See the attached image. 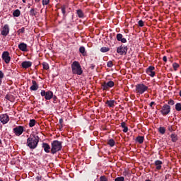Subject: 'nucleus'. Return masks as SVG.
<instances>
[{"mask_svg":"<svg viewBox=\"0 0 181 181\" xmlns=\"http://www.w3.org/2000/svg\"><path fill=\"white\" fill-rule=\"evenodd\" d=\"M121 127L122 128H125L127 127V124L125 123V122H122L121 123Z\"/></svg>","mask_w":181,"mask_h":181,"instance_id":"c03bdc74","label":"nucleus"},{"mask_svg":"<svg viewBox=\"0 0 181 181\" xmlns=\"http://www.w3.org/2000/svg\"><path fill=\"white\" fill-rule=\"evenodd\" d=\"M107 145H109L110 146H111V148H112V146H114L115 145V141H114V139H110L107 141Z\"/></svg>","mask_w":181,"mask_h":181,"instance_id":"a878e982","label":"nucleus"},{"mask_svg":"<svg viewBox=\"0 0 181 181\" xmlns=\"http://www.w3.org/2000/svg\"><path fill=\"white\" fill-rule=\"evenodd\" d=\"M144 136H139L136 137V142H139V144H144Z\"/></svg>","mask_w":181,"mask_h":181,"instance_id":"393cba45","label":"nucleus"},{"mask_svg":"<svg viewBox=\"0 0 181 181\" xmlns=\"http://www.w3.org/2000/svg\"><path fill=\"white\" fill-rule=\"evenodd\" d=\"M145 91H148V86L144 83H139L136 85V94H144Z\"/></svg>","mask_w":181,"mask_h":181,"instance_id":"20e7f679","label":"nucleus"},{"mask_svg":"<svg viewBox=\"0 0 181 181\" xmlns=\"http://www.w3.org/2000/svg\"><path fill=\"white\" fill-rule=\"evenodd\" d=\"M170 138H171L172 142H177V141L179 140V138L177 137V134H171Z\"/></svg>","mask_w":181,"mask_h":181,"instance_id":"412c9836","label":"nucleus"},{"mask_svg":"<svg viewBox=\"0 0 181 181\" xmlns=\"http://www.w3.org/2000/svg\"><path fill=\"white\" fill-rule=\"evenodd\" d=\"M59 124H60L59 128L60 129L63 128V119H59Z\"/></svg>","mask_w":181,"mask_h":181,"instance_id":"79ce46f5","label":"nucleus"},{"mask_svg":"<svg viewBox=\"0 0 181 181\" xmlns=\"http://www.w3.org/2000/svg\"><path fill=\"white\" fill-rule=\"evenodd\" d=\"M105 104L110 108H114L115 107V100H107Z\"/></svg>","mask_w":181,"mask_h":181,"instance_id":"aec40b11","label":"nucleus"},{"mask_svg":"<svg viewBox=\"0 0 181 181\" xmlns=\"http://www.w3.org/2000/svg\"><path fill=\"white\" fill-rule=\"evenodd\" d=\"M95 68V65L94 64H90V69H91L92 70H94Z\"/></svg>","mask_w":181,"mask_h":181,"instance_id":"de8ad7c7","label":"nucleus"},{"mask_svg":"<svg viewBox=\"0 0 181 181\" xmlns=\"http://www.w3.org/2000/svg\"><path fill=\"white\" fill-rule=\"evenodd\" d=\"M145 181H151V180H145Z\"/></svg>","mask_w":181,"mask_h":181,"instance_id":"052dcab7","label":"nucleus"},{"mask_svg":"<svg viewBox=\"0 0 181 181\" xmlns=\"http://www.w3.org/2000/svg\"><path fill=\"white\" fill-rule=\"evenodd\" d=\"M163 62H165L166 63V62H168V57H166V56H164L163 57Z\"/></svg>","mask_w":181,"mask_h":181,"instance_id":"09e8293b","label":"nucleus"},{"mask_svg":"<svg viewBox=\"0 0 181 181\" xmlns=\"http://www.w3.org/2000/svg\"><path fill=\"white\" fill-rule=\"evenodd\" d=\"M32 86H30V89L31 91H36L39 88V85H37V83L36 81H32Z\"/></svg>","mask_w":181,"mask_h":181,"instance_id":"dca6fc26","label":"nucleus"},{"mask_svg":"<svg viewBox=\"0 0 181 181\" xmlns=\"http://www.w3.org/2000/svg\"><path fill=\"white\" fill-rule=\"evenodd\" d=\"M123 175L124 176H127V175H128V172L127 171L123 172Z\"/></svg>","mask_w":181,"mask_h":181,"instance_id":"603ef678","label":"nucleus"},{"mask_svg":"<svg viewBox=\"0 0 181 181\" xmlns=\"http://www.w3.org/2000/svg\"><path fill=\"white\" fill-rule=\"evenodd\" d=\"M18 49L21 50V52H27L28 45L25 44V42H22L20 45H18Z\"/></svg>","mask_w":181,"mask_h":181,"instance_id":"4468645a","label":"nucleus"},{"mask_svg":"<svg viewBox=\"0 0 181 181\" xmlns=\"http://www.w3.org/2000/svg\"><path fill=\"white\" fill-rule=\"evenodd\" d=\"M71 70L73 74H76L77 76H81V74H83V69H81V65H80L79 62L74 61L71 64Z\"/></svg>","mask_w":181,"mask_h":181,"instance_id":"f03ea898","label":"nucleus"},{"mask_svg":"<svg viewBox=\"0 0 181 181\" xmlns=\"http://www.w3.org/2000/svg\"><path fill=\"white\" fill-rule=\"evenodd\" d=\"M127 52H128V47L125 45L117 47V53L120 55L127 54Z\"/></svg>","mask_w":181,"mask_h":181,"instance_id":"0eeeda50","label":"nucleus"},{"mask_svg":"<svg viewBox=\"0 0 181 181\" xmlns=\"http://www.w3.org/2000/svg\"><path fill=\"white\" fill-rule=\"evenodd\" d=\"M155 104V102H151L150 107L152 108L153 105Z\"/></svg>","mask_w":181,"mask_h":181,"instance_id":"3c124183","label":"nucleus"},{"mask_svg":"<svg viewBox=\"0 0 181 181\" xmlns=\"http://www.w3.org/2000/svg\"><path fill=\"white\" fill-rule=\"evenodd\" d=\"M76 13H77L78 18H84V13L83 12V10H81V9L77 10Z\"/></svg>","mask_w":181,"mask_h":181,"instance_id":"b1692460","label":"nucleus"},{"mask_svg":"<svg viewBox=\"0 0 181 181\" xmlns=\"http://www.w3.org/2000/svg\"><path fill=\"white\" fill-rule=\"evenodd\" d=\"M23 4H25L26 3V0H22Z\"/></svg>","mask_w":181,"mask_h":181,"instance_id":"6e6d98bb","label":"nucleus"},{"mask_svg":"<svg viewBox=\"0 0 181 181\" xmlns=\"http://www.w3.org/2000/svg\"><path fill=\"white\" fill-rule=\"evenodd\" d=\"M125 178L124 177H117L115 179V181H124Z\"/></svg>","mask_w":181,"mask_h":181,"instance_id":"c9c22d12","label":"nucleus"},{"mask_svg":"<svg viewBox=\"0 0 181 181\" xmlns=\"http://www.w3.org/2000/svg\"><path fill=\"white\" fill-rule=\"evenodd\" d=\"M62 141H59L57 140H54L52 142V148H51V153L54 155L59 151H62Z\"/></svg>","mask_w":181,"mask_h":181,"instance_id":"7ed1b4c3","label":"nucleus"},{"mask_svg":"<svg viewBox=\"0 0 181 181\" xmlns=\"http://www.w3.org/2000/svg\"><path fill=\"white\" fill-rule=\"evenodd\" d=\"M35 125H36V120H35V119H30L29 122L30 128L35 127Z\"/></svg>","mask_w":181,"mask_h":181,"instance_id":"bb28decb","label":"nucleus"},{"mask_svg":"<svg viewBox=\"0 0 181 181\" xmlns=\"http://www.w3.org/2000/svg\"><path fill=\"white\" fill-rule=\"evenodd\" d=\"M40 139V138L39 136L31 134L27 139V146L28 148H30V149H36V148H37Z\"/></svg>","mask_w":181,"mask_h":181,"instance_id":"f257e3e1","label":"nucleus"},{"mask_svg":"<svg viewBox=\"0 0 181 181\" xmlns=\"http://www.w3.org/2000/svg\"><path fill=\"white\" fill-rule=\"evenodd\" d=\"M100 181H108V179H107V177L103 175V176H100Z\"/></svg>","mask_w":181,"mask_h":181,"instance_id":"58836bf2","label":"nucleus"},{"mask_svg":"<svg viewBox=\"0 0 181 181\" xmlns=\"http://www.w3.org/2000/svg\"><path fill=\"white\" fill-rule=\"evenodd\" d=\"M42 67L45 70H49V64H47V62H43Z\"/></svg>","mask_w":181,"mask_h":181,"instance_id":"7c9ffc66","label":"nucleus"},{"mask_svg":"<svg viewBox=\"0 0 181 181\" xmlns=\"http://www.w3.org/2000/svg\"><path fill=\"white\" fill-rule=\"evenodd\" d=\"M163 115H168L170 112V107L168 105H164L160 111Z\"/></svg>","mask_w":181,"mask_h":181,"instance_id":"9b49d317","label":"nucleus"},{"mask_svg":"<svg viewBox=\"0 0 181 181\" xmlns=\"http://www.w3.org/2000/svg\"><path fill=\"white\" fill-rule=\"evenodd\" d=\"M158 132H160V134L163 135L166 132V129H165V127H160L158 129Z\"/></svg>","mask_w":181,"mask_h":181,"instance_id":"c756f323","label":"nucleus"},{"mask_svg":"<svg viewBox=\"0 0 181 181\" xmlns=\"http://www.w3.org/2000/svg\"><path fill=\"white\" fill-rule=\"evenodd\" d=\"M138 25H139V26H140V28H143V26H144V21L140 20V21L138 22Z\"/></svg>","mask_w":181,"mask_h":181,"instance_id":"e433bc0d","label":"nucleus"},{"mask_svg":"<svg viewBox=\"0 0 181 181\" xmlns=\"http://www.w3.org/2000/svg\"><path fill=\"white\" fill-rule=\"evenodd\" d=\"M37 180H42V179L39 177H37Z\"/></svg>","mask_w":181,"mask_h":181,"instance_id":"5fc2aeb1","label":"nucleus"},{"mask_svg":"<svg viewBox=\"0 0 181 181\" xmlns=\"http://www.w3.org/2000/svg\"><path fill=\"white\" fill-rule=\"evenodd\" d=\"M153 70H155V66H148V68L146 69L147 74L151 77H155V71H153Z\"/></svg>","mask_w":181,"mask_h":181,"instance_id":"ddd939ff","label":"nucleus"},{"mask_svg":"<svg viewBox=\"0 0 181 181\" xmlns=\"http://www.w3.org/2000/svg\"><path fill=\"white\" fill-rule=\"evenodd\" d=\"M116 37L118 42H121L122 43H127V39L123 37L122 34L121 33L117 34Z\"/></svg>","mask_w":181,"mask_h":181,"instance_id":"f3484780","label":"nucleus"},{"mask_svg":"<svg viewBox=\"0 0 181 181\" xmlns=\"http://www.w3.org/2000/svg\"><path fill=\"white\" fill-rule=\"evenodd\" d=\"M1 144H2V141H1V139H0V145H1Z\"/></svg>","mask_w":181,"mask_h":181,"instance_id":"bf43d9fd","label":"nucleus"},{"mask_svg":"<svg viewBox=\"0 0 181 181\" xmlns=\"http://www.w3.org/2000/svg\"><path fill=\"white\" fill-rule=\"evenodd\" d=\"M79 52L81 53L82 56H87V52H86V48L84 47H80Z\"/></svg>","mask_w":181,"mask_h":181,"instance_id":"4be33fe9","label":"nucleus"},{"mask_svg":"<svg viewBox=\"0 0 181 181\" xmlns=\"http://www.w3.org/2000/svg\"><path fill=\"white\" fill-rule=\"evenodd\" d=\"M4 72H2V71H0V80H1V78H4Z\"/></svg>","mask_w":181,"mask_h":181,"instance_id":"37998d69","label":"nucleus"},{"mask_svg":"<svg viewBox=\"0 0 181 181\" xmlns=\"http://www.w3.org/2000/svg\"><path fill=\"white\" fill-rule=\"evenodd\" d=\"M2 84V79H0V86Z\"/></svg>","mask_w":181,"mask_h":181,"instance_id":"4d7b16f0","label":"nucleus"},{"mask_svg":"<svg viewBox=\"0 0 181 181\" xmlns=\"http://www.w3.org/2000/svg\"><path fill=\"white\" fill-rule=\"evenodd\" d=\"M1 57L6 64H9L11 62V57L9 56V52L8 51L4 52Z\"/></svg>","mask_w":181,"mask_h":181,"instance_id":"6e6552de","label":"nucleus"},{"mask_svg":"<svg viewBox=\"0 0 181 181\" xmlns=\"http://www.w3.org/2000/svg\"><path fill=\"white\" fill-rule=\"evenodd\" d=\"M21 66H22L23 69H29V67L32 66V62L25 61V62H22Z\"/></svg>","mask_w":181,"mask_h":181,"instance_id":"a211bd4d","label":"nucleus"},{"mask_svg":"<svg viewBox=\"0 0 181 181\" xmlns=\"http://www.w3.org/2000/svg\"><path fill=\"white\" fill-rule=\"evenodd\" d=\"M6 100H9V96L6 95Z\"/></svg>","mask_w":181,"mask_h":181,"instance_id":"864d4df0","label":"nucleus"},{"mask_svg":"<svg viewBox=\"0 0 181 181\" xmlns=\"http://www.w3.org/2000/svg\"><path fill=\"white\" fill-rule=\"evenodd\" d=\"M42 148L46 153H49V152H50V146L49 145V144L42 143Z\"/></svg>","mask_w":181,"mask_h":181,"instance_id":"6ab92c4d","label":"nucleus"},{"mask_svg":"<svg viewBox=\"0 0 181 181\" xmlns=\"http://www.w3.org/2000/svg\"><path fill=\"white\" fill-rule=\"evenodd\" d=\"M123 132H128V127H123Z\"/></svg>","mask_w":181,"mask_h":181,"instance_id":"49530a36","label":"nucleus"},{"mask_svg":"<svg viewBox=\"0 0 181 181\" xmlns=\"http://www.w3.org/2000/svg\"><path fill=\"white\" fill-rule=\"evenodd\" d=\"M115 86V83L112 81H110L108 82H103L101 83V88L103 91H107L110 90V88H112Z\"/></svg>","mask_w":181,"mask_h":181,"instance_id":"39448f33","label":"nucleus"},{"mask_svg":"<svg viewBox=\"0 0 181 181\" xmlns=\"http://www.w3.org/2000/svg\"><path fill=\"white\" fill-rule=\"evenodd\" d=\"M40 0H35V2H39Z\"/></svg>","mask_w":181,"mask_h":181,"instance_id":"13d9d810","label":"nucleus"},{"mask_svg":"<svg viewBox=\"0 0 181 181\" xmlns=\"http://www.w3.org/2000/svg\"><path fill=\"white\" fill-rule=\"evenodd\" d=\"M100 52H102V53H107V52H110V48L107 47H103L100 48Z\"/></svg>","mask_w":181,"mask_h":181,"instance_id":"c85d7f7f","label":"nucleus"},{"mask_svg":"<svg viewBox=\"0 0 181 181\" xmlns=\"http://www.w3.org/2000/svg\"><path fill=\"white\" fill-rule=\"evenodd\" d=\"M1 35L2 36H8V35H9V25H8L7 24L4 25L1 30Z\"/></svg>","mask_w":181,"mask_h":181,"instance_id":"f8f14e48","label":"nucleus"},{"mask_svg":"<svg viewBox=\"0 0 181 181\" xmlns=\"http://www.w3.org/2000/svg\"><path fill=\"white\" fill-rule=\"evenodd\" d=\"M175 110L177 111H181V103H177L175 105Z\"/></svg>","mask_w":181,"mask_h":181,"instance_id":"473e14b6","label":"nucleus"},{"mask_svg":"<svg viewBox=\"0 0 181 181\" xmlns=\"http://www.w3.org/2000/svg\"><path fill=\"white\" fill-rule=\"evenodd\" d=\"M30 16H36L37 15V11H35V8H31L30 11Z\"/></svg>","mask_w":181,"mask_h":181,"instance_id":"cd10ccee","label":"nucleus"},{"mask_svg":"<svg viewBox=\"0 0 181 181\" xmlns=\"http://www.w3.org/2000/svg\"><path fill=\"white\" fill-rule=\"evenodd\" d=\"M17 33L18 35H21V33H25V28H22L21 29H19L18 31H17Z\"/></svg>","mask_w":181,"mask_h":181,"instance_id":"f704fd0d","label":"nucleus"},{"mask_svg":"<svg viewBox=\"0 0 181 181\" xmlns=\"http://www.w3.org/2000/svg\"><path fill=\"white\" fill-rule=\"evenodd\" d=\"M173 67L175 71H176V70H177V69H179L180 65H179V64L175 62L173 64Z\"/></svg>","mask_w":181,"mask_h":181,"instance_id":"2f4dec72","label":"nucleus"},{"mask_svg":"<svg viewBox=\"0 0 181 181\" xmlns=\"http://www.w3.org/2000/svg\"><path fill=\"white\" fill-rule=\"evenodd\" d=\"M24 128L23 126H17L13 128V132L16 136H21L23 134Z\"/></svg>","mask_w":181,"mask_h":181,"instance_id":"1a4fd4ad","label":"nucleus"},{"mask_svg":"<svg viewBox=\"0 0 181 181\" xmlns=\"http://www.w3.org/2000/svg\"><path fill=\"white\" fill-rule=\"evenodd\" d=\"M168 104H169V105H175V101L170 99V100H168Z\"/></svg>","mask_w":181,"mask_h":181,"instance_id":"ea45409f","label":"nucleus"},{"mask_svg":"<svg viewBox=\"0 0 181 181\" xmlns=\"http://www.w3.org/2000/svg\"><path fill=\"white\" fill-rule=\"evenodd\" d=\"M13 16L15 18H19L21 16V11L19 9H16L13 12Z\"/></svg>","mask_w":181,"mask_h":181,"instance_id":"5701e85b","label":"nucleus"},{"mask_svg":"<svg viewBox=\"0 0 181 181\" xmlns=\"http://www.w3.org/2000/svg\"><path fill=\"white\" fill-rule=\"evenodd\" d=\"M48 4H50V0H42V5L45 6V5H47Z\"/></svg>","mask_w":181,"mask_h":181,"instance_id":"4c0bfd02","label":"nucleus"},{"mask_svg":"<svg viewBox=\"0 0 181 181\" xmlns=\"http://www.w3.org/2000/svg\"><path fill=\"white\" fill-rule=\"evenodd\" d=\"M154 165L156 166V169H157V170H160V169H162V165H163V163L160 160H157L154 162Z\"/></svg>","mask_w":181,"mask_h":181,"instance_id":"2eb2a0df","label":"nucleus"},{"mask_svg":"<svg viewBox=\"0 0 181 181\" xmlns=\"http://www.w3.org/2000/svg\"><path fill=\"white\" fill-rule=\"evenodd\" d=\"M168 131H170V132H172L173 131V128L172 127V126H168Z\"/></svg>","mask_w":181,"mask_h":181,"instance_id":"a18cd8bd","label":"nucleus"},{"mask_svg":"<svg viewBox=\"0 0 181 181\" xmlns=\"http://www.w3.org/2000/svg\"><path fill=\"white\" fill-rule=\"evenodd\" d=\"M0 121L3 124H8L9 122V116L7 114L0 115Z\"/></svg>","mask_w":181,"mask_h":181,"instance_id":"9d476101","label":"nucleus"},{"mask_svg":"<svg viewBox=\"0 0 181 181\" xmlns=\"http://www.w3.org/2000/svg\"><path fill=\"white\" fill-rule=\"evenodd\" d=\"M107 67H112V66H114V64H112V61H109V62L107 63Z\"/></svg>","mask_w":181,"mask_h":181,"instance_id":"a19ab883","label":"nucleus"},{"mask_svg":"<svg viewBox=\"0 0 181 181\" xmlns=\"http://www.w3.org/2000/svg\"><path fill=\"white\" fill-rule=\"evenodd\" d=\"M52 98L54 100V102L57 101V97L56 95L53 96Z\"/></svg>","mask_w":181,"mask_h":181,"instance_id":"8fccbe9b","label":"nucleus"},{"mask_svg":"<svg viewBox=\"0 0 181 181\" xmlns=\"http://www.w3.org/2000/svg\"><path fill=\"white\" fill-rule=\"evenodd\" d=\"M42 97H45V100H52L53 98V92L48 90L46 92L45 90H41Z\"/></svg>","mask_w":181,"mask_h":181,"instance_id":"423d86ee","label":"nucleus"},{"mask_svg":"<svg viewBox=\"0 0 181 181\" xmlns=\"http://www.w3.org/2000/svg\"><path fill=\"white\" fill-rule=\"evenodd\" d=\"M63 15H66V5H63L61 7Z\"/></svg>","mask_w":181,"mask_h":181,"instance_id":"72a5a7b5","label":"nucleus"}]
</instances>
